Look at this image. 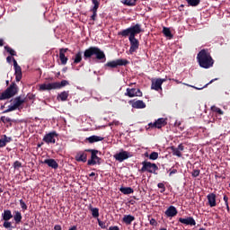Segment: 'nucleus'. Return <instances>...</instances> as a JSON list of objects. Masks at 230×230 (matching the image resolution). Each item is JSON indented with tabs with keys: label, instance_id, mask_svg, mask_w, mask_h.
I'll list each match as a JSON object with an SVG mask.
<instances>
[{
	"label": "nucleus",
	"instance_id": "nucleus-1",
	"mask_svg": "<svg viewBox=\"0 0 230 230\" xmlns=\"http://www.w3.org/2000/svg\"><path fill=\"white\" fill-rule=\"evenodd\" d=\"M197 59L200 67H203L204 69H209V67H213L214 61L208 50L202 49L199 51L197 56Z\"/></svg>",
	"mask_w": 230,
	"mask_h": 230
},
{
	"label": "nucleus",
	"instance_id": "nucleus-2",
	"mask_svg": "<svg viewBox=\"0 0 230 230\" xmlns=\"http://www.w3.org/2000/svg\"><path fill=\"white\" fill-rule=\"evenodd\" d=\"M84 59L91 58V57H95L100 62H105L107 58H105V53L103 50L100 49L98 47H91L84 50Z\"/></svg>",
	"mask_w": 230,
	"mask_h": 230
},
{
	"label": "nucleus",
	"instance_id": "nucleus-3",
	"mask_svg": "<svg viewBox=\"0 0 230 230\" xmlns=\"http://www.w3.org/2000/svg\"><path fill=\"white\" fill-rule=\"evenodd\" d=\"M142 30H141V25L139 23H137L134 26H131L126 30H123L120 32V35H122V37H128L132 38V37H136V35L141 33Z\"/></svg>",
	"mask_w": 230,
	"mask_h": 230
},
{
	"label": "nucleus",
	"instance_id": "nucleus-4",
	"mask_svg": "<svg viewBox=\"0 0 230 230\" xmlns=\"http://www.w3.org/2000/svg\"><path fill=\"white\" fill-rule=\"evenodd\" d=\"M17 92V84L13 83L4 93H0V100H10L16 95Z\"/></svg>",
	"mask_w": 230,
	"mask_h": 230
},
{
	"label": "nucleus",
	"instance_id": "nucleus-5",
	"mask_svg": "<svg viewBox=\"0 0 230 230\" xmlns=\"http://www.w3.org/2000/svg\"><path fill=\"white\" fill-rule=\"evenodd\" d=\"M7 62H13V67H14V75H15V80L16 82H21V80L22 79V70L21 69V67L19 66V65L17 64V60H15V58H13L12 57H7L6 58Z\"/></svg>",
	"mask_w": 230,
	"mask_h": 230
},
{
	"label": "nucleus",
	"instance_id": "nucleus-6",
	"mask_svg": "<svg viewBox=\"0 0 230 230\" xmlns=\"http://www.w3.org/2000/svg\"><path fill=\"white\" fill-rule=\"evenodd\" d=\"M24 102V99L21 97H16L13 99V103L8 106V109L4 111V112H12L13 111H17L22 103Z\"/></svg>",
	"mask_w": 230,
	"mask_h": 230
},
{
	"label": "nucleus",
	"instance_id": "nucleus-7",
	"mask_svg": "<svg viewBox=\"0 0 230 230\" xmlns=\"http://www.w3.org/2000/svg\"><path fill=\"white\" fill-rule=\"evenodd\" d=\"M159 168L155 164H152L150 162H143L141 172H148L149 173H155Z\"/></svg>",
	"mask_w": 230,
	"mask_h": 230
},
{
	"label": "nucleus",
	"instance_id": "nucleus-8",
	"mask_svg": "<svg viewBox=\"0 0 230 230\" xmlns=\"http://www.w3.org/2000/svg\"><path fill=\"white\" fill-rule=\"evenodd\" d=\"M58 137V135L57 134V132L52 131L44 136L43 141L47 143V145H55V143H57L56 137Z\"/></svg>",
	"mask_w": 230,
	"mask_h": 230
},
{
	"label": "nucleus",
	"instance_id": "nucleus-9",
	"mask_svg": "<svg viewBox=\"0 0 230 230\" xmlns=\"http://www.w3.org/2000/svg\"><path fill=\"white\" fill-rule=\"evenodd\" d=\"M129 43H130V49L129 53L132 55L133 53H136L137 49H139V40L136 39V37L128 38Z\"/></svg>",
	"mask_w": 230,
	"mask_h": 230
},
{
	"label": "nucleus",
	"instance_id": "nucleus-10",
	"mask_svg": "<svg viewBox=\"0 0 230 230\" xmlns=\"http://www.w3.org/2000/svg\"><path fill=\"white\" fill-rule=\"evenodd\" d=\"M164 82H166V79L158 78L156 80H153L151 89H153L154 91H163L162 85L163 84H164Z\"/></svg>",
	"mask_w": 230,
	"mask_h": 230
},
{
	"label": "nucleus",
	"instance_id": "nucleus-11",
	"mask_svg": "<svg viewBox=\"0 0 230 230\" xmlns=\"http://www.w3.org/2000/svg\"><path fill=\"white\" fill-rule=\"evenodd\" d=\"M125 96H128V98H135L136 96H143V93H141V90L136 89V88H128L126 90Z\"/></svg>",
	"mask_w": 230,
	"mask_h": 230
},
{
	"label": "nucleus",
	"instance_id": "nucleus-12",
	"mask_svg": "<svg viewBox=\"0 0 230 230\" xmlns=\"http://www.w3.org/2000/svg\"><path fill=\"white\" fill-rule=\"evenodd\" d=\"M128 157H132V155L127 151H121L114 155V158L116 161H119V163H123V161L128 159Z\"/></svg>",
	"mask_w": 230,
	"mask_h": 230
},
{
	"label": "nucleus",
	"instance_id": "nucleus-13",
	"mask_svg": "<svg viewBox=\"0 0 230 230\" xmlns=\"http://www.w3.org/2000/svg\"><path fill=\"white\" fill-rule=\"evenodd\" d=\"M128 61L126 59H117L110 61L106 64L107 67H118V66H127Z\"/></svg>",
	"mask_w": 230,
	"mask_h": 230
},
{
	"label": "nucleus",
	"instance_id": "nucleus-14",
	"mask_svg": "<svg viewBox=\"0 0 230 230\" xmlns=\"http://www.w3.org/2000/svg\"><path fill=\"white\" fill-rule=\"evenodd\" d=\"M164 125H166V119L160 118L155 122L150 123L149 127H151V128H163Z\"/></svg>",
	"mask_w": 230,
	"mask_h": 230
},
{
	"label": "nucleus",
	"instance_id": "nucleus-15",
	"mask_svg": "<svg viewBox=\"0 0 230 230\" xmlns=\"http://www.w3.org/2000/svg\"><path fill=\"white\" fill-rule=\"evenodd\" d=\"M91 152H92V156H91V159L88 160L89 166H93V165L98 164L100 163V157H98V155H96V154H98V151L91 150Z\"/></svg>",
	"mask_w": 230,
	"mask_h": 230
},
{
	"label": "nucleus",
	"instance_id": "nucleus-16",
	"mask_svg": "<svg viewBox=\"0 0 230 230\" xmlns=\"http://www.w3.org/2000/svg\"><path fill=\"white\" fill-rule=\"evenodd\" d=\"M171 150L172 152V155H176V157H182V152L184 151V146L180 144L177 147L171 146Z\"/></svg>",
	"mask_w": 230,
	"mask_h": 230
},
{
	"label": "nucleus",
	"instance_id": "nucleus-17",
	"mask_svg": "<svg viewBox=\"0 0 230 230\" xmlns=\"http://www.w3.org/2000/svg\"><path fill=\"white\" fill-rule=\"evenodd\" d=\"M57 84L55 83H49V84H40V91H51L53 89H57Z\"/></svg>",
	"mask_w": 230,
	"mask_h": 230
},
{
	"label": "nucleus",
	"instance_id": "nucleus-18",
	"mask_svg": "<svg viewBox=\"0 0 230 230\" xmlns=\"http://www.w3.org/2000/svg\"><path fill=\"white\" fill-rule=\"evenodd\" d=\"M177 208L173 206H170L166 211H165V215L166 217H168L169 218H173V217L177 216Z\"/></svg>",
	"mask_w": 230,
	"mask_h": 230
},
{
	"label": "nucleus",
	"instance_id": "nucleus-19",
	"mask_svg": "<svg viewBox=\"0 0 230 230\" xmlns=\"http://www.w3.org/2000/svg\"><path fill=\"white\" fill-rule=\"evenodd\" d=\"M179 222H181V224H184L185 226H196L197 224L193 217H187V218L180 217Z\"/></svg>",
	"mask_w": 230,
	"mask_h": 230
},
{
	"label": "nucleus",
	"instance_id": "nucleus-20",
	"mask_svg": "<svg viewBox=\"0 0 230 230\" xmlns=\"http://www.w3.org/2000/svg\"><path fill=\"white\" fill-rule=\"evenodd\" d=\"M66 53H67V49H60L59 58L63 66H66V64H67V57H66Z\"/></svg>",
	"mask_w": 230,
	"mask_h": 230
},
{
	"label": "nucleus",
	"instance_id": "nucleus-21",
	"mask_svg": "<svg viewBox=\"0 0 230 230\" xmlns=\"http://www.w3.org/2000/svg\"><path fill=\"white\" fill-rule=\"evenodd\" d=\"M130 103L133 109H145L146 107V104L145 103V102L141 100L133 101V102H130Z\"/></svg>",
	"mask_w": 230,
	"mask_h": 230
},
{
	"label": "nucleus",
	"instance_id": "nucleus-22",
	"mask_svg": "<svg viewBox=\"0 0 230 230\" xmlns=\"http://www.w3.org/2000/svg\"><path fill=\"white\" fill-rule=\"evenodd\" d=\"M207 199L210 208H215V206H217V195L210 193L207 196Z\"/></svg>",
	"mask_w": 230,
	"mask_h": 230
},
{
	"label": "nucleus",
	"instance_id": "nucleus-23",
	"mask_svg": "<svg viewBox=\"0 0 230 230\" xmlns=\"http://www.w3.org/2000/svg\"><path fill=\"white\" fill-rule=\"evenodd\" d=\"M43 163L44 164H48L49 168H53L54 170H57V168H58V164L55 159H46Z\"/></svg>",
	"mask_w": 230,
	"mask_h": 230
},
{
	"label": "nucleus",
	"instance_id": "nucleus-24",
	"mask_svg": "<svg viewBox=\"0 0 230 230\" xmlns=\"http://www.w3.org/2000/svg\"><path fill=\"white\" fill-rule=\"evenodd\" d=\"M75 160L78 163H86L87 162V154L85 153H77L75 155Z\"/></svg>",
	"mask_w": 230,
	"mask_h": 230
},
{
	"label": "nucleus",
	"instance_id": "nucleus-25",
	"mask_svg": "<svg viewBox=\"0 0 230 230\" xmlns=\"http://www.w3.org/2000/svg\"><path fill=\"white\" fill-rule=\"evenodd\" d=\"M134 220H136V217L132 215H126L123 217V223L127 224V226H130Z\"/></svg>",
	"mask_w": 230,
	"mask_h": 230
},
{
	"label": "nucleus",
	"instance_id": "nucleus-26",
	"mask_svg": "<svg viewBox=\"0 0 230 230\" xmlns=\"http://www.w3.org/2000/svg\"><path fill=\"white\" fill-rule=\"evenodd\" d=\"M10 141H12V137H6V135H4V137L0 139V148L6 146V143H10Z\"/></svg>",
	"mask_w": 230,
	"mask_h": 230
},
{
	"label": "nucleus",
	"instance_id": "nucleus-27",
	"mask_svg": "<svg viewBox=\"0 0 230 230\" xmlns=\"http://www.w3.org/2000/svg\"><path fill=\"white\" fill-rule=\"evenodd\" d=\"M2 217L5 222H8V220L13 217L11 210H4V213L2 214Z\"/></svg>",
	"mask_w": 230,
	"mask_h": 230
},
{
	"label": "nucleus",
	"instance_id": "nucleus-28",
	"mask_svg": "<svg viewBox=\"0 0 230 230\" xmlns=\"http://www.w3.org/2000/svg\"><path fill=\"white\" fill-rule=\"evenodd\" d=\"M69 98V92H62L58 95V100H60L61 102H66Z\"/></svg>",
	"mask_w": 230,
	"mask_h": 230
},
{
	"label": "nucleus",
	"instance_id": "nucleus-29",
	"mask_svg": "<svg viewBox=\"0 0 230 230\" xmlns=\"http://www.w3.org/2000/svg\"><path fill=\"white\" fill-rule=\"evenodd\" d=\"M89 143H98V141H103V137L98 136H91L87 138Z\"/></svg>",
	"mask_w": 230,
	"mask_h": 230
},
{
	"label": "nucleus",
	"instance_id": "nucleus-30",
	"mask_svg": "<svg viewBox=\"0 0 230 230\" xmlns=\"http://www.w3.org/2000/svg\"><path fill=\"white\" fill-rule=\"evenodd\" d=\"M120 191L124 195H130V193H134V189H132L130 187H122V188H120Z\"/></svg>",
	"mask_w": 230,
	"mask_h": 230
},
{
	"label": "nucleus",
	"instance_id": "nucleus-31",
	"mask_svg": "<svg viewBox=\"0 0 230 230\" xmlns=\"http://www.w3.org/2000/svg\"><path fill=\"white\" fill-rule=\"evenodd\" d=\"M57 85V89H62V87H66V85H69V82L66 80H63L60 83L55 82L54 83Z\"/></svg>",
	"mask_w": 230,
	"mask_h": 230
},
{
	"label": "nucleus",
	"instance_id": "nucleus-32",
	"mask_svg": "<svg viewBox=\"0 0 230 230\" xmlns=\"http://www.w3.org/2000/svg\"><path fill=\"white\" fill-rule=\"evenodd\" d=\"M90 210L93 218H98V217H100V209H98V208H90Z\"/></svg>",
	"mask_w": 230,
	"mask_h": 230
},
{
	"label": "nucleus",
	"instance_id": "nucleus-33",
	"mask_svg": "<svg viewBox=\"0 0 230 230\" xmlns=\"http://www.w3.org/2000/svg\"><path fill=\"white\" fill-rule=\"evenodd\" d=\"M13 218H14V222L16 224H19V222L22 220V215L21 214V212L15 211Z\"/></svg>",
	"mask_w": 230,
	"mask_h": 230
},
{
	"label": "nucleus",
	"instance_id": "nucleus-34",
	"mask_svg": "<svg viewBox=\"0 0 230 230\" xmlns=\"http://www.w3.org/2000/svg\"><path fill=\"white\" fill-rule=\"evenodd\" d=\"M82 62V52H77L74 58V64H80Z\"/></svg>",
	"mask_w": 230,
	"mask_h": 230
},
{
	"label": "nucleus",
	"instance_id": "nucleus-35",
	"mask_svg": "<svg viewBox=\"0 0 230 230\" xmlns=\"http://www.w3.org/2000/svg\"><path fill=\"white\" fill-rule=\"evenodd\" d=\"M163 33L165 35V37H169V39H172L173 35H172V31L169 28L164 27Z\"/></svg>",
	"mask_w": 230,
	"mask_h": 230
},
{
	"label": "nucleus",
	"instance_id": "nucleus-36",
	"mask_svg": "<svg viewBox=\"0 0 230 230\" xmlns=\"http://www.w3.org/2000/svg\"><path fill=\"white\" fill-rule=\"evenodd\" d=\"M137 0H122L123 4L127 6H134Z\"/></svg>",
	"mask_w": 230,
	"mask_h": 230
},
{
	"label": "nucleus",
	"instance_id": "nucleus-37",
	"mask_svg": "<svg viewBox=\"0 0 230 230\" xmlns=\"http://www.w3.org/2000/svg\"><path fill=\"white\" fill-rule=\"evenodd\" d=\"M186 2L190 6H199L200 4V0H186Z\"/></svg>",
	"mask_w": 230,
	"mask_h": 230
},
{
	"label": "nucleus",
	"instance_id": "nucleus-38",
	"mask_svg": "<svg viewBox=\"0 0 230 230\" xmlns=\"http://www.w3.org/2000/svg\"><path fill=\"white\" fill-rule=\"evenodd\" d=\"M92 3L93 4L92 12H98V8H100V2H98V0H92Z\"/></svg>",
	"mask_w": 230,
	"mask_h": 230
},
{
	"label": "nucleus",
	"instance_id": "nucleus-39",
	"mask_svg": "<svg viewBox=\"0 0 230 230\" xmlns=\"http://www.w3.org/2000/svg\"><path fill=\"white\" fill-rule=\"evenodd\" d=\"M211 111H213V112H217V114H220V115L224 114V111L217 106H212Z\"/></svg>",
	"mask_w": 230,
	"mask_h": 230
},
{
	"label": "nucleus",
	"instance_id": "nucleus-40",
	"mask_svg": "<svg viewBox=\"0 0 230 230\" xmlns=\"http://www.w3.org/2000/svg\"><path fill=\"white\" fill-rule=\"evenodd\" d=\"M158 157H159V153L157 152H153L149 155V159H151V161H155Z\"/></svg>",
	"mask_w": 230,
	"mask_h": 230
},
{
	"label": "nucleus",
	"instance_id": "nucleus-41",
	"mask_svg": "<svg viewBox=\"0 0 230 230\" xmlns=\"http://www.w3.org/2000/svg\"><path fill=\"white\" fill-rule=\"evenodd\" d=\"M14 170H19V168H22V164L19 161H15L13 164Z\"/></svg>",
	"mask_w": 230,
	"mask_h": 230
},
{
	"label": "nucleus",
	"instance_id": "nucleus-42",
	"mask_svg": "<svg viewBox=\"0 0 230 230\" xmlns=\"http://www.w3.org/2000/svg\"><path fill=\"white\" fill-rule=\"evenodd\" d=\"M4 49H6V51L12 55V57H15V50H13V49L10 48V47H4Z\"/></svg>",
	"mask_w": 230,
	"mask_h": 230
},
{
	"label": "nucleus",
	"instance_id": "nucleus-43",
	"mask_svg": "<svg viewBox=\"0 0 230 230\" xmlns=\"http://www.w3.org/2000/svg\"><path fill=\"white\" fill-rule=\"evenodd\" d=\"M0 121H2L3 123H10L12 122V119H10L9 117H1Z\"/></svg>",
	"mask_w": 230,
	"mask_h": 230
},
{
	"label": "nucleus",
	"instance_id": "nucleus-44",
	"mask_svg": "<svg viewBox=\"0 0 230 230\" xmlns=\"http://www.w3.org/2000/svg\"><path fill=\"white\" fill-rule=\"evenodd\" d=\"M20 205H21L22 209H23V211H26V209H28V206L26 205L24 200L20 199Z\"/></svg>",
	"mask_w": 230,
	"mask_h": 230
},
{
	"label": "nucleus",
	"instance_id": "nucleus-45",
	"mask_svg": "<svg viewBox=\"0 0 230 230\" xmlns=\"http://www.w3.org/2000/svg\"><path fill=\"white\" fill-rule=\"evenodd\" d=\"M200 175V171L199 170H194L192 172V177H199Z\"/></svg>",
	"mask_w": 230,
	"mask_h": 230
},
{
	"label": "nucleus",
	"instance_id": "nucleus-46",
	"mask_svg": "<svg viewBox=\"0 0 230 230\" xmlns=\"http://www.w3.org/2000/svg\"><path fill=\"white\" fill-rule=\"evenodd\" d=\"M4 227H5V229H8V228L12 227V223L8 222V221H5L4 223Z\"/></svg>",
	"mask_w": 230,
	"mask_h": 230
},
{
	"label": "nucleus",
	"instance_id": "nucleus-47",
	"mask_svg": "<svg viewBox=\"0 0 230 230\" xmlns=\"http://www.w3.org/2000/svg\"><path fill=\"white\" fill-rule=\"evenodd\" d=\"M224 200H225V203L226 206V209H227V211H229V203L227 202V200H228L227 196H224Z\"/></svg>",
	"mask_w": 230,
	"mask_h": 230
},
{
	"label": "nucleus",
	"instance_id": "nucleus-48",
	"mask_svg": "<svg viewBox=\"0 0 230 230\" xmlns=\"http://www.w3.org/2000/svg\"><path fill=\"white\" fill-rule=\"evenodd\" d=\"M92 12H93L92 20L95 21L96 20V15H97V13H96L97 11H92Z\"/></svg>",
	"mask_w": 230,
	"mask_h": 230
},
{
	"label": "nucleus",
	"instance_id": "nucleus-49",
	"mask_svg": "<svg viewBox=\"0 0 230 230\" xmlns=\"http://www.w3.org/2000/svg\"><path fill=\"white\" fill-rule=\"evenodd\" d=\"M158 188H160L161 190H163L161 192L163 193V191H164V183H158Z\"/></svg>",
	"mask_w": 230,
	"mask_h": 230
},
{
	"label": "nucleus",
	"instance_id": "nucleus-50",
	"mask_svg": "<svg viewBox=\"0 0 230 230\" xmlns=\"http://www.w3.org/2000/svg\"><path fill=\"white\" fill-rule=\"evenodd\" d=\"M183 85H188V87H193L194 89H197L198 91H200V89H202V88L195 87V86H193V85H190V84H183Z\"/></svg>",
	"mask_w": 230,
	"mask_h": 230
},
{
	"label": "nucleus",
	"instance_id": "nucleus-51",
	"mask_svg": "<svg viewBox=\"0 0 230 230\" xmlns=\"http://www.w3.org/2000/svg\"><path fill=\"white\" fill-rule=\"evenodd\" d=\"M150 224H151V226H155V224H157V222L155 221V219L152 218V219H150Z\"/></svg>",
	"mask_w": 230,
	"mask_h": 230
},
{
	"label": "nucleus",
	"instance_id": "nucleus-52",
	"mask_svg": "<svg viewBox=\"0 0 230 230\" xmlns=\"http://www.w3.org/2000/svg\"><path fill=\"white\" fill-rule=\"evenodd\" d=\"M54 229H55V230H62V226H60V225H56V226H54Z\"/></svg>",
	"mask_w": 230,
	"mask_h": 230
},
{
	"label": "nucleus",
	"instance_id": "nucleus-53",
	"mask_svg": "<svg viewBox=\"0 0 230 230\" xmlns=\"http://www.w3.org/2000/svg\"><path fill=\"white\" fill-rule=\"evenodd\" d=\"M108 230H119L118 226H110Z\"/></svg>",
	"mask_w": 230,
	"mask_h": 230
},
{
	"label": "nucleus",
	"instance_id": "nucleus-54",
	"mask_svg": "<svg viewBox=\"0 0 230 230\" xmlns=\"http://www.w3.org/2000/svg\"><path fill=\"white\" fill-rule=\"evenodd\" d=\"M112 124H113V125H117V126H118V125H119V121H118V120H114V121L112 122Z\"/></svg>",
	"mask_w": 230,
	"mask_h": 230
},
{
	"label": "nucleus",
	"instance_id": "nucleus-55",
	"mask_svg": "<svg viewBox=\"0 0 230 230\" xmlns=\"http://www.w3.org/2000/svg\"><path fill=\"white\" fill-rule=\"evenodd\" d=\"M173 173H177V170H172L171 172H170V175H173Z\"/></svg>",
	"mask_w": 230,
	"mask_h": 230
},
{
	"label": "nucleus",
	"instance_id": "nucleus-56",
	"mask_svg": "<svg viewBox=\"0 0 230 230\" xmlns=\"http://www.w3.org/2000/svg\"><path fill=\"white\" fill-rule=\"evenodd\" d=\"M218 80V78L212 79L208 84H213V82Z\"/></svg>",
	"mask_w": 230,
	"mask_h": 230
},
{
	"label": "nucleus",
	"instance_id": "nucleus-57",
	"mask_svg": "<svg viewBox=\"0 0 230 230\" xmlns=\"http://www.w3.org/2000/svg\"><path fill=\"white\" fill-rule=\"evenodd\" d=\"M69 230H76V226L70 227Z\"/></svg>",
	"mask_w": 230,
	"mask_h": 230
},
{
	"label": "nucleus",
	"instance_id": "nucleus-58",
	"mask_svg": "<svg viewBox=\"0 0 230 230\" xmlns=\"http://www.w3.org/2000/svg\"><path fill=\"white\" fill-rule=\"evenodd\" d=\"M4 43L3 40H0V47H1V46H4Z\"/></svg>",
	"mask_w": 230,
	"mask_h": 230
},
{
	"label": "nucleus",
	"instance_id": "nucleus-59",
	"mask_svg": "<svg viewBox=\"0 0 230 230\" xmlns=\"http://www.w3.org/2000/svg\"><path fill=\"white\" fill-rule=\"evenodd\" d=\"M94 175H96V173H94V172L90 173V177H94Z\"/></svg>",
	"mask_w": 230,
	"mask_h": 230
},
{
	"label": "nucleus",
	"instance_id": "nucleus-60",
	"mask_svg": "<svg viewBox=\"0 0 230 230\" xmlns=\"http://www.w3.org/2000/svg\"><path fill=\"white\" fill-rule=\"evenodd\" d=\"M99 226H100L101 227H103V225L102 224V221H99Z\"/></svg>",
	"mask_w": 230,
	"mask_h": 230
},
{
	"label": "nucleus",
	"instance_id": "nucleus-61",
	"mask_svg": "<svg viewBox=\"0 0 230 230\" xmlns=\"http://www.w3.org/2000/svg\"><path fill=\"white\" fill-rule=\"evenodd\" d=\"M0 193H3V189L0 188Z\"/></svg>",
	"mask_w": 230,
	"mask_h": 230
},
{
	"label": "nucleus",
	"instance_id": "nucleus-62",
	"mask_svg": "<svg viewBox=\"0 0 230 230\" xmlns=\"http://www.w3.org/2000/svg\"><path fill=\"white\" fill-rule=\"evenodd\" d=\"M176 83H177V84H181V82H179V81H176Z\"/></svg>",
	"mask_w": 230,
	"mask_h": 230
},
{
	"label": "nucleus",
	"instance_id": "nucleus-63",
	"mask_svg": "<svg viewBox=\"0 0 230 230\" xmlns=\"http://www.w3.org/2000/svg\"><path fill=\"white\" fill-rule=\"evenodd\" d=\"M199 230H205L204 228H199Z\"/></svg>",
	"mask_w": 230,
	"mask_h": 230
},
{
	"label": "nucleus",
	"instance_id": "nucleus-64",
	"mask_svg": "<svg viewBox=\"0 0 230 230\" xmlns=\"http://www.w3.org/2000/svg\"><path fill=\"white\" fill-rule=\"evenodd\" d=\"M6 84H8V81H6Z\"/></svg>",
	"mask_w": 230,
	"mask_h": 230
}]
</instances>
